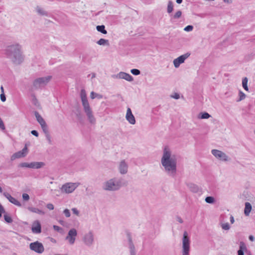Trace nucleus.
<instances>
[{"instance_id": "nucleus-1", "label": "nucleus", "mask_w": 255, "mask_h": 255, "mask_svg": "<svg viewBox=\"0 0 255 255\" xmlns=\"http://www.w3.org/2000/svg\"><path fill=\"white\" fill-rule=\"evenodd\" d=\"M161 163L166 170L175 171L176 170V159L171 157L169 149L167 146L164 149Z\"/></svg>"}, {"instance_id": "nucleus-2", "label": "nucleus", "mask_w": 255, "mask_h": 255, "mask_svg": "<svg viewBox=\"0 0 255 255\" xmlns=\"http://www.w3.org/2000/svg\"><path fill=\"white\" fill-rule=\"evenodd\" d=\"M6 52L8 55L13 56V62L18 63V64L23 62L24 56L21 52V46L19 44L8 46Z\"/></svg>"}, {"instance_id": "nucleus-3", "label": "nucleus", "mask_w": 255, "mask_h": 255, "mask_svg": "<svg viewBox=\"0 0 255 255\" xmlns=\"http://www.w3.org/2000/svg\"><path fill=\"white\" fill-rule=\"evenodd\" d=\"M190 249V241L187 232H184L183 238V255H188Z\"/></svg>"}, {"instance_id": "nucleus-4", "label": "nucleus", "mask_w": 255, "mask_h": 255, "mask_svg": "<svg viewBox=\"0 0 255 255\" xmlns=\"http://www.w3.org/2000/svg\"><path fill=\"white\" fill-rule=\"evenodd\" d=\"M79 184L75 183H67L63 185L61 188V191L66 193H70L72 192L77 187H78Z\"/></svg>"}, {"instance_id": "nucleus-5", "label": "nucleus", "mask_w": 255, "mask_h": 255, "mask_svg": "<svg viewBox=\"0 0 255 255\" xmlns=\"http://www.w3.org/2000/svg\"><path fill=\"white\" fill-rule=\"evenodd\" d=\"M51 77L47 76L46 77L39 78L34 80L33 86L36 88H39L42 86L46 85L50 80Z\"/></svg>"}, {"instance_id": "nucleus-6", "label": "nucleus", "mask_w": 255, "mask_h": 255, "mask_svg": "<svg viewBox=\"0 0 255 255\" xmlns=\"http://www.w3.org/2000/svg\"><path fill=\"white\" fill-rule=\"evenodd\" d=\"M29 247L31 250L39 254L43 253L44 250L43 245L38 241L31 243Z\"/></svg>"}, {"instance_id": "nucleus-7", "label": "nucleus", "mask_w": 255, "mask_h": 255, "mask_svg": "<svg viewBox=\"0 0 255 255\" xmlns=\"http://www.w3.org/2000/svg\"><path fill=\"white\" fill-rule=\"evenodd\" d=\"M27 153L28 148L26 146V145H25L22 150L15 152L11 156V160H14L16 158H19L21 157H24L26 156Z\"/></svg>"}, {"instance_id": "nucleus-8", "label": "nucleus", "mask_w": 255, "mask_h": 255, "mask_svg": "<svg viewBox=\"0 0 255 255\" xmlns=\"http://www.w3.org/2000/svg\"><path fill=\"white\" fill-rule=\"evenodd\" d=\"M120 186L118 183H116L113 180H111L106 183L104 189L108 190H114L118 189Z\"/></svg>"}, {"instance_id": "nucleus-9", "label": "nucleus", "mask_w": 255, "mask_h": 255, "mask_svg": "<svg viewBox=\"0 0 255 255\" xmlns=\"http://www.w3.org/2000/svg\"><path fill=\"white\" fill-rule=\"evenodd\" d=\"M77 233L76 229H71L68 234L67 236L66 237V240H67L69 243L72 245L74 243L75 238L77 236Z\"/></svg>"}, {"instance_id": "nucleus-10", "label": "nucleus", "mask_w": 255, "mask_h": 255, "mask_svg": "<svg viewBox=\"0 0 255 255\" xmlns=\"http://www.w3.org/2000/svg\"><path fill=\"white\" fill-rule=\"evenodd\" d=\"M212 154L217 158L223 161H227L228 156L226 154L220 150L217 149H213L212 150Z\"/></svg>"}, {"instance_id": "nucleus-11", "label": "nucleus", "mask_w": 255, "mask_h": 255, "mask_svg": "<svg viewBox=\"0 0 255 255\" xmlns=\"http://www.w3.org/2000/svg\"><path fill=\"white\" fill-rule=\"evenodd\" d=\"M31 230L35 234H39L41 232V226L39 221L35 220L32 223Z\"/></svg>"}, {"instance_id": "nucleus-12", "label": "nucleus", "mask_w": 255, "mask_h": 255, "mask_svg": "<svg viewBox=\"0 0 255 255\" xmlns=\"http://www.w3.org/2000/svg\"><path fill=\"white\" fill-rule=\"evenodd\" d=\"M35 115L37 121L41 125V127L43 130L46 131V129H47V127L43 119L37 112L35 113Z\"/></svg>"}, {"instance_id": "nucleus-13", "label": "nucleus", "mask_w": 255, "mask_h": 255, "mask_svg": "<svg viewBox=\"0 0 255 255\" xmlns=\"http://www.w3.org/2000/svg\"><path fill=\"white\" fill-rule=\"evenodd\" d=\"M126 117L127 121H128L130 124L134 125L135 123L134 117L132 115L130 109L129 108L127 109Z\"/></svg>"}, {"instance_id": "nucleus-14", "label": "nucleus", "mask_w": 255, "mask_h": 255, "mask_svg": "<svg viewBox=\"0 0 255 255\" xmlns=\"http://www.w3.org/2000/svg\"><path fill=\"white\" fill-rule=\"evenodd\" d=\"M190 54L189 53H186L183 55H182L178 57V58L175 59L173 63V64H182L183 63L185 59H186L189 56Z\"/></svg>"}, {"instance_id": "nucleus-15", "label": "nucleus", "mask_w": 255, "mask_h": 255, "mask_svg": "<svg viewBox=\"0 0 255 255\" xmlns=\"http://www.w3.org/2000/svg\"><path fill=\"white\" fill-rule=\"evenodd\" d=\"M81 98L83 106L84 108H86L89 105L88 101L87 99V95L86 92L84 90H82L80 93Z\"/></svg>"}, {"instance_id": "nucleus-16", "label": "nucleus", "mask_w": 255, "mask_h": 255, "mask_svg": "<svg viewBox=\"0 0 255 255\" xmlns=\"http://www.w3.org/2000/svg\"><path fill=\"white\" fill-rule=\"evenodd\" d=\"M3 195L11 203L18 206H21V205L20 203L15 198L12 197L9 194L4 193Z\"/></svg>"}, {"instance_id": "nucleus-17", "label": "nucleus", "mask_w": 255, "mask_h": 255, "mask_svg": "<svg viewBox=\"0 0 255 255\" xmlns=\"http://www.w3.org/2000/svg\"><path fill=\"white\" fill-rule=\"evenodd\" d=\"M85 113L91 123L95 122V118L92 114V112L90 106L84 108Z\"/></svg>"}, {"instance_id": "nucleus-18", "label": "nucleus", "mask_w": 255, "mask_h": 255, "mask_svg": "<svg viewBox=\"0 0 255 255\" xmlns=\"http://www.w3.org/2000/svg\"><path fill=\"white\" fill-rule=\"evenodd\" d=\"M118 77L120 79H125L128 81H131L133 80V78L130 75L125 72L119 73L118 74Z\"/></svg>"}, {"instance_id": "nucleus-19", "label": "nucleus", "mask_w": 255, "mask_h": 255, "mask_svg": "<svg viewBox=\"0 0 255 255\" xmlns=\"http://www.w3.org/2000/svg\"><path fill=\"white\" fill-rule=\"evenodd\" d=\"M93 240V235L91 233H89L86 235L84 238L85 243L87 245H90L92 243Z\"/></svg>"}, {"instance_id": "nucleus-20", "label": "nucleus", "mask_w": 255, "mask_h": 255, "mask_svg": "<svg viewBox=\"0 0 255 255\" xmlns=\"http://www.w3.org/2000/svg\"><path fill=\"white\" fill-rule=\"evenodd\" d=\"M252 210V205L249 202L245 203V208L244 210L245 214L246 216H249Z\"/></svg>"}, {"instance_id": "nucleus-21", "label": "nucleus", "mask_w": 255, "mask_h": 255, "mask_svg": "<svg viewBox=\"0 0 255 255\" xmlns=\"http://www.w3.org/2000/svg\"><path fill=\"white\" fill-rule=\"evenodd\" d=\"M120 170L121 173L124 174L127 171V165L124 161H122L120 165Z\"/></svg>"}, {"instance_id": "nucleus-22", "label": "nucleus", "mask_w": 255, "mask_h": 255, "mask_svg": "<svg viewBox=\"0 0 255 255\" xmlns=\"http://www.w3.org/2000/svg\"><path fill=\"white\" fill-rule=\"evenodd\" d=\"M28 210L29 211L33 212V213H37V214H44L42 210H41L37 208L29 207L28 208Z\"/></svg>"}, {"instance_id": "nucleus-23", "label": "nucleus", "mask_w": 255, "mask_h": 255, "mask_svg": "<svg viewBox=\"0 0 255 255\" xmlns=\"http://www.w3.org/2000/svg\"><path fill=\"white\" fill-rule=\"evenodd\" d=\"M44 165V163L41 162L31 163L30 167L32 168H39Z\"/></svg>"}, {"instance_id": "nucleus-24", "label": "nucleus", "mask_w": 255, "mask_h": 255, "mask_svg": "<svg viewBox=\"0 0 255 255\" xmlns=\"http://www.w3.org/2000/svg\"><path fill=\"white\" fill-rule=\"evenodd\" d=\"M96 29L99 32L103 34H106L107 33V31L105 29V26L104 25L97 26Z\"/></svg>"}, {"instance_id": "nucleus-25", "label": "nucleus", "mask_w": 255, "mask_h": 255, "mask_svg": "<svg viewBox=\"0 0 255 255\" xmlns=\"http://www.w3.org/2000/svg\"><path fill=\"white\" fill-rule=\"evenodd\" d=\"M97 43L100 45H109V40L104 38H101L97 42Z\"/></svg>"}, {"instance_id": "nucleus-26", "label": "nucleus", "mask_w": 255, "mask_h": 255, "mask_svg": "<svg viewBox=\"0 0 255 255\" xmlns=\"http://www.w3.org/2000/svg\"><path fill=\"white\" fill-rule=\"evenodd\" d=\"M248 81V79L247 77L244 78L242 81L243 87L244 89L247 91H249V89H248V85H247Z\"/></svg>"}, {"instance_id": "nucleus-27", "label": "nucleus", "mask_w": 255, "mask_h": 255, "mask_svg": "<svg viewBox=\"0 0 255 255\" xmlns=\"http://www.w3.org/2000/svg\"><path fill=\"white\" fill-rule=\"evenodd\" d=\"M173 3L171 0H169L168 2L167 9V12L169 13H171L173 11Z\"/></svg>"}, {"instance_id": "nucleus-28", "label": "nucleus", "mask_w": 255, "mask_h": 255, "mask_svg": "<svg viewBox=\"0 0 255 255\" xmlns=\"http://www.w3.org/2000/svg\"><path fill=\"white\" fill-rule=\"evenodd\" d=\"M37 12L42 15H47V12L44 11L42 8L37 7L36 8Z\"/></svg>"}, {"instance_id": "nucleus-29", "label": "nucleus", "mask_w": 255, "mask_h": 255, "mask_svg": "<svg viewBox=\"0 0 255 255\" xmlns=\"http://www.w3.org/2000/svg\"><path fill=\"white\" fill-rule=\"evenodd\" d=\"M182 12L181 10H178L176 13L172 16V18L174 19H178L181 16Z\"/></svg>"}, {"instance_id": "nucleus-30", "label": "nucleus", "mask_w": 255, "mask_h": 255, "mask_svg": "<svg viewBox=\"0 0 255 255\" xmlns=\"http://www.w3.org/2000/svg\"><path fill=\"white\" fill-rule=\"evenodd\" d=\"M4 220L8 223H10L12 222V220L10 216L7 215H4Z\"/></svg>"}, {"instance_id": "nucleus-31", "label": "nucleus", "mask_w": 255, "mask_h": 255, "mask_svg": "<svg viewBox=\"0 0 255 255\" xmlns=\"http://www.w3.org/2000/svg\"><path fill=\"white\" fill-rule=\"evenodd\" d=\"M43 131H44V132L45 134V135H46L47 139L48 140V142L50 143L51 142V137H50V134L49 133V132H48V128L46 129V131L45 130H43Z\"/></svg>"}, {"instance_id": "nucleus-32", "label": "nucleus", "mask_w": 255, "mask_h": 255, "mask_svg": "<svg viewBox=\"0 0 255 255\" xmlns=\"http://www.w3.org/2000/svg\"><path fill=\"white\" fill-rule=\"evenodd\" d=\"M205 201L208 203H213L214 201V199L211 196L207 197L205 199Z\"/></svg>"}, {"instance_id": "nucleus-33", "label": "nucleus", "mask_w": 255, "mask_h": 255, "mask_svg": "<svg viewBox=\"0 0 255 255\" xmlns=\"http://www.w3.org/2000/svg\"><path fill=\"white\" fill-rule=\"evenodd\" d=\"M201 115L200 118L202 119H208L210 117V115L207 113H201Z\"/></svg>"}, {"instance_id": "nucleus-34", "label": "nucleus", "mask_w": 255, "mask_h": 255, "mask_svg": "<svg viewBox=\"0 0 255 255\" xmlns=\"http://www.w3.org/2000/svg\"><path fill=\"white\" fill-rule=\"evenodd\" d=\"M90 97L91 99H94L96 97H99V98H101L102 97L101 96H99L98 94L94 93V92H91V94H90Z\"/></svg>"}, {"instance_id": "nucleus-35", "label": "nucleus", "mask_w": 255, "mask_h": 255, "mask_svg": "<svg viewBox=\"0 0 255 255\" xmlns=\"http://www.w3.org/2000/svg\"><path fill=\"white\" fill-rule=\"evenodd\" d=\"M240 99L238 101H242L246 98V95L242 91L239 92Z\"/></svg>"}, {"instance_id": "nucleus-36", "label": "nucleus", "mask_w": 255, "mask_h": 255, "mask_svg": "<svg viewBox=\"0 0 255 255\" xmlns=\"http://www.w3.org/2000/svg\"><path fill=\"white\" fill-rule=\"evenodd\" d=\"M193 26L191 25H188L187 26H186L184 28V30L186 31H191L193 30Z\"/></svg>"}, {"instance_id": "nucleus-37", "label": "nucleus", "mask_w": 255, "mask_h": 255, "mask_svg": "<svg viewBox=\"0 0 255 255\" xmlns=\"http://www.w3.org/2000/svg\"><path fill=\"white\" fill-rule=\"evenodd\" d=\"M130 72L132 74L134 75H138L140 74L139 70L136 69H132L131 70Z\"/></svg>"}, {"instance_id": "nucleus-38", "label": "nucleus", "mask_w": 255, "mask_h": 255, "mask_svg": "<svg viewBox=\"0 0 255 255\" xmlns=\"http://www.w3.org/2000/svg\"><path fill=\"white\" fill-rule=\"evenodd\" d=\"M246 246L243 242H241L240 244V250H242L243 251L246 250Z\"/></svg>"}, {"instance_id": "nucleus-39", "label": "nucleus", "mask_w": 255, "mask_h": 255, "mask_svg": "<svg viewBox=\"0 0 255 255\" xmlns=\"http://www.w3.org/2000/svg\"><path fill=\"white\" fill-rule=\"evenodd\" d=\"M222 227L223 229L227 230L230 229L229 225L228 223L223 224L222 225Z\"/></svg>"}, {"instance_id": "nucleus-40", "label": "nucleus", "mask_w": 255, "mask_h": 255, "mask_svg": "<svg viewBox=\"0 0 255 255\" xmlns=\"http://www.w3.org/2000/svg\"><path fill=\"white\" fill-rule=\"evenodd\" d=\"M22 198L24 200L28 201L29 199V196L27 194L24 193L22 194Z\"/></svg>"}, {"instance_id": "nucleus-41", "label": "nucleus", "mask_w": 255, "mask_h": 255, "mask_svg": "<svg viewBox=\"0 0 255 255\" xmlns=\"http://www.w3.org/2000/svg\"><path fill=\"white\" fill-rule=\"evenodd\" d=\"M64 213L66 217H69L70 216V213L68 209H65L64 211Z\"/></svg>"}, {"instance_id": "nucleus-42", "label": "nucleus", "mask_w": 255, "mask_h": 255, "mask_svg": "<svg viewBox=\"0 0 255 255\" xmlns=\"http://www.w3.org/2000/svg\"><path fill=\"white\" fill-rule=\"evenodd\" d=\"M0 128H1L2 130L5 129L4 125L0 118Z\"/></svg>"}, {"instance_id": "nucleus-43", "label": "nucleus", "mask_w": 255, "mask_h": 255, "mask_svg": "<svg viewBox=\"0 0 255 255\" xmlns=\"http://www.w3.org/2000/svg\"><path fill=\"white\" fill-rule=\"evenodd\" d=\"M0 100L2 102H5V100H6V98H5V96L4 95V93H1L0 95Z\"/></svg>"}, {"instance_id": "nucleus-44", "label": "nucleus", "mask_w": 255, "mask_h": 255, "mask_svg": "<svg viewBox=\"0 0 255 255\" xmlns=\"http://www.w3.org/2000/svg\"><path fill=\"white\" fill-rule=\"evenodd\" d=\"M4 212V209L2 206L0 204V217H1L2 213Z\"/></svg>"}, {"instance_id": "nucleus-45", "label": "nucleus", "mask_w": 255, "mask_h": 255, "mask_svg": "<svg viewBox=\"0 0 255 255\" xmlns=\"http://www.w3.org/2000/svg\"><path fill=\"white\" fill-rule=\"evenodd\" d=\"M47 208L49 210H53L54 206L52 204L49 203L47 205Z\"/></svg>"}, {"instance_id": "nucleus-46", "label": "nucleus", "mask_w": 255, "mask_h": 255, "mask_svg": "<svg viewBox=\"0 0 255 255\" xmlns=\"http://www.w3.org/2000/svg\"><path fill=\"white\" fill-rule=\"evenodd\" d=\"M30 165H31V163L29 164L27 163H23L21 164V166H22V167L31 168Z\"/></svg>"}, {"instance_id": "nucleus-47", "label": "nucleus", "mask_w": 255, "mask_h": 255, "mask_svg": "<svg viewBox=\"0 0 255 255\" xmlns=\"http://www.w3.org/2000/svg\"><path fill=\"white\" fill-rule=\"evenodd\" d=\"M72 211L73 213L74 214H75V215H77V216L79 215V212H78V211L77 210V209H76V208H73V209H72Z\"/></svg>"}, {"instance_id": "nucleus-48", "label": "nucleus", "mask_w": 255, "mask_h": 255, "mask_svg": "<svg viewBox=\"0 0 255 255\" xmlns=\"http://www.w3.org/2000/svg\"><path fill=\"white\" fill-rule=\"evenodd\" d=\"M171 97L174 99H178L179 98V95L177 93H174Z\"/></svg>"}, {"instance_id": "nucleus-49", "label": "nucleus", "mask_w": 255, "mask_h": 255, "mask_svg": "<svg viewBox=\"0 0 255 255\" xmlns=\"http://www.w3.org/2000/svg\"><path fill=\"white\" fill-rule=\"evenodd\" d=\"M53 228L55 230L57 231H59L60 230H61V228L60 227L56 226V225L53 226Z\"/></svg>"}, {"instance_id": "nucleus-50", "label": "nucleus", "mask_w": 255, "mask_h": 255, "mask_svg": "<svg viewBox=\"0 0 255 255\" xmlns=\"http://www.w3.org/2000/svg\"><path fill=\"white\" fill-rule=\"evenodd\" d=\"M31 133L36 136H38V132L36 131V130H33L31 131Z\"/></svg>"}, {"instance_id": "nucleus-51", "label": "nucleus", "mask_w": 255, "mask_h": 255, "mask_svg": "<svg viewBox=\"0 0 255 255\" xmlns=\"http://www.w3.org/2000/svg\"><path fill=\"white\" fill-rule=\"evenodd\" d=\"M238 255H244V251L242 250H239L238 252Z\"/></svg>"}, {"instance_id": "nucleus-52", "label": "nucleus", "mask_w": 255, "mask_h": 255, "mask_svg": "<svg viewBox=\"0 0 255 255\" xmlns=\"http://www.w3.org/2000/svg\"><path fill=\"white\" fill-rule=\"evenodd\" d=\"M249 239L250 240H251L252 242H253L254 241V237L252 235H250L249 236Z\"/></svg>"}, {"instance_id": "nucleus-53", "label": "nucleus", "mask_w": 255, "mask_h": 255, "mask_svg": "<svg viewBox=\"0 0 255 255\" xmlns=\"http://www.w3.org/2000/svg\"><path fill=\"white\" fill-rule=\"evenodd\" d=\"M230 221H231L232 224H233L234 223V217L233 216H231L230 217Z\"/></svg>"}, {"instance_id": "nucleus-54", "label": "nucleus", "mask_w": 255, "mask_h": 255, "mask_svg": "<svg viewBox=\"0 0 255 255\" xmlns=\"http://www.w3.org/2000/svg\"><path fill=\"white\" fill-rule=\"evenodd\" d=\"M182 2V0H176V2L178 4L181 3Z\"/></svg>"}, {"instance_id": "nucleus-55", "label": "nucleus", "mask_w": 255, "mask_h": 255, "mask_svg": "<svg viewBox=\"0 0 255 255\" xmlns=\"http://www.w3.org/2000/svg\"><path fill=\"white\" fill-rule=\"evenodd\" d=\"M0 90H1V93H4V89H3V87L2 86H1Z\"/></svg>"}, {"instance_id": "nucleus-56", "label": "nucleus", "mask_w": 255, "mask_h": 255, "mask_svg": "<svg viewBox=\"0 0 255 255\" xmlns=\"http://www.w3.org/2000/svg\"><path fill=\"white\" fill-rule=\"evenodd\" d=\"M223 1H224L225 2L230 3V2L231 0H223Z\"/></svg>"}, {"instance_id": "nucleus-57", "label": "nucleus", "mask_w": 255, "mask_h": 255, "mask_svg": "<svg viewBox=\"0 0 255 255\" xmlns=\"http://www.w3.org/2000/svg\"><path fill=\"white\" fill-rule=\"evenodd\" d=\"M180 65H174L175 68H178Z\"/></svg>"}, {"instance_id": "nucleus-58", "label": "nucleus", "mask_w": 255, "mask_h": 255, "mask_svg": "<svg viewBox=\"0 0 255 255\" xmlns=\"http://www.w3.org/2000/svg\"><path fill=\"white\" fill-rule=\"evenodd\" d=\"M2 188H1V187L0 186V192H2Z\"/></svg>"}, {"instance_id": "nucleus-59", "label": "nucleus", "mask_w": 255, "mask_h": 255, "mask_svg": "<svg viewBox=\"0 0 255 255\" xmlns=\"http://www.w3.org/2000/svg\"><path fill=\"white\" fill-rule=\"evenodd\" d=\"M179 221L180 223H182V221L181 219H180V220H179Z\"/></svg>"}, {"instance_id": "nucleus-60", "label": "nucleus", "mask_w": 255, "mask_h": 255, "mask_svg": "<svg viewBox=\"0 0 255 255\" xmlns=\"http://www.w3.org/2000/svg\"><path fill=\"white\" fill-rule=\"evenodd\" d=\"M251 255V254H250V255Z\"/></svg>"}]
</instances>
